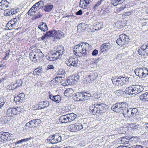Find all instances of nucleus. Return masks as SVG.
<instances>
[{
    "label": "nucleus",
    "mask_w": 148,
    "mask_h": 148,
    "mask_svg": "<svg viewBox=\"0 0 148 148\" xmlns=\"http://www.w3.org/2000/svg\"><path fill=\"white\" fill-rule=\"evenodd\" d=\"M76 53H81L82 56H85L89 54L91 50V46L87 43H80L75 46L73 48Z\"/></svg>",
    "instance_id": "f257e3e1"
},
{
    "label": "nucleus",
    "mask_w": 148,
    "mask_h": 148,
    "mask_svg": "<svg viewBox=\"0 0 148 148\" xmlns=\"http://www.w3.org/2000/svg\"><path fill=\"white\" fill-rule=\"evenodd\" d=\"M144 90V88L142 86L139 85H133L127 88L125 92L126 93H128L130 96H134Z\"/></svg>",
    "instance_id": "f03ea898"
},
{
    "label": "nucleus",
    "mask_w": 148,
    "mask_h": 148,
    "mask_svg": "<svg viewBox=\"0 0 148 148\" xmlns=\"http://www.w3.org/2000/svg\"><path fill=\"white\" fill-rule=\"evenodd\" d=\"M112 80L113 83L115 85L122 86L129 82V78L128 77L120 76L118 78L112 79Z\"/></svg>",
    "instance_id": "7ed1b4c3"
},
{
    "label": "nucleus",
    "mask_w": 148,
    "mask_h": 148,
    "mask_svg": "<svg viewBox=\"0 0 148 148\" xmlns=\"http://www.w3.org/2000/svg\"><path fill=\"white\" fill-rule=\"evenodd\" d=\"M13 139V136L8 132H0V141L3 143Z\"/></svg>",
    "instance_id": "20e7f679"
},
{
    "label": "nucleus",
    "mask_w": 148,
    "mask_h": 148,
    "mask_svg": "<svg viewBox=\"0 0 148 148\" xmlns=\"http://www.w3.org/2000/svg\"><path fill=\"white\" fill-rule=\"evenodd\" d=\"M126 106V103L121 102L118 103L114 104L112 107V109L117 112H119L123 110Z\"/></svg>",
    "instance_id": "39448f33"
},
{
    "label": "nucleus",
    "mask_w": 148,
    "mask_h": 148,
    "mask_svg": "<svg viewBox=\"0 0 148 148\" xmlns=\"http://www.w3.org/2000/svg\"><path fill=\"white\" fill-rule=\"evenodd\" d=\"M129 37L125 34H122L119 36V38L116 40V43L119 46H122L126 44L129 41Z\"/></svg>",
    "instance_id": "423d86ee"
},
{
    "label": "nucleus",
    "mask_w": 148,
    "mask_h": 148,
    "mask_svg": "<svg viewBox=\"0 0 148 148\" xmlns=\"http://www.w3.org/2000/svg\"><path fill=\"white\" fill-rule=\"evenodd\" d=\"M64 51V47L62 45H59L57 48L56 51L52 52L51 53L53 55V57L57 60L60 58L61 57Z\"/></svg>",
    "instance_id": "0eeeda50"
},
{
    "label": "nucleus",
    "mask_w": 148,
    "mask_h": 148,
    "mask_svg": "<svg viewBox=\"0 0 148 148\" xmlns=\"http://www.w3.org/2000/svg\"><path fill=\"white\" fill-rule=\"evenodd\" d=\"M134 72L136 75L140 77H145L148 74V71L145 68H137Z\"/></svg>",
    "instance_id": "6e6552de"
},
{
    "label": "nucleus",
    "mask_w": 148,
    "mask_h": 148,
    "mask_svg": "<svg viewBox=\"0 0 148 148\" xmlns=\"http://www.w3.org/2000/svg\"><path fill=\"white\" fill-rule=\"evenodd\" d=\"M98 76L97 73L95 71H91L86 76V81L89 83L91 82L92 81L95 79Z\"/></svg>",
    "instance_id": "1a4fd4ad"
},
{
    "label": "nucleus",
    "mask_w": 148,
    "mask_h": 148,
    "mask_svg": "<svg viewBox=\"0 0 148 148\" xmlns=\"http://www.w3.org/2000/svg\"><path fill=\"white\" fill-rule=\"evenodd\" d=\"M69 129L72 132H76L82 129V124L76 123L69 126Z\"/></svg>",
    "instance_id": "9d476101"
},
{
    "label": "nucleus",
    "mask_w": 148,
    "mask_h": 148,
    "mask_svg": "<svg viewBox=\"0 0 148 148\" xmlns=\"http://www.w3.org/2000/svg\"><path fill=\"white\" fill-rule=\"evenodd\" d=\"M19 110V108L18 107L9 108L7 111V115L8 117H12L13 115L18 114L20 111H18Z\"/></svg>",
    "instance_id": "9b49d317"
},
{
    "label": "nucleus",
    "mask_w": 148,
    "mask_h": 148,
    "mask_svg": "<svg viewBox=\"0 0 148 148\" xmlns=\"http://www.w3.org/2000/svg\"><path fill=\"white\" fill-rule=\"evenodd\" d=\"M138 53L140 55H145L148 54V45H142L139 49Z\"/></svg>",
    "instance_id": "f8f14e48"
},
{
    "label": "nucleus",
    "mask_w": 148,
    "mask_h": 148,
    "mask_svg": "<svg viewBox=\"0 0 148 148\" xmlns=\"http://www.w3.org/2000/svg\"><path fill=\"white\" fill-rule=\"evenodd\" d=\"M78 59L77 58H70L69 59L68 61L66 62V64L69 66H72L75 67L77 65Z\"/></svg>",
    "instance_id": "ddd939ff"
},
{
    "label": "nucleus",
    "mask_w": 148,
    "mask_h": 148,
    "mask_svg": "<svg viewBox=\"0 0 148 148\" xmlns=\"http://www.w3.org/2000/svg\"><path fill=\"white\" fill-rule=\"evenodd\" d=\"M97 106L98 107L100 114L105 112L108 108V106L103 103H97Z\"/></svg>",
    "instance_id": "4468645a"
},
{
    "label": "nucleus",
    "mask_w": 148,
    "mask_h": 148,
    "mask_svg": "<svg viewBox=\"0 0 148 148\" xmlns=\"http://www.w3.org/2000/svg\"><path fill=\"white\" fill-rule=\"evenodd\" d=\"M39 120L38 119H33L32 120L29 122L27 123L24 127L25 128H26L27 127L28 128L34 127L38 124V121Z\"/></svg>",
    "instance_id": "2eb2a0df"
},
{
    "label": "nucleus",
    "mask_w": 148,
    "mask_h": 148,
    "mask_svg": "<svg viewBox=\"0 0 148 148\" xmlns=\"http://www.w3.org/2000/svg\"><path fill=\"white\" fill-rule=\"evenodd\" d=\"M97 103L92 104L90 107L89 111L93 114L95 115L96 113L100 114L98 107L97 106Z\"/></svg>",
    "instance_id": "dca6fc26"
},
{
    "label": "nucleus",
    "mask_w": 148,
    "mask_h": 148,
    "mask_svg": "<svg viewBox=\"0 0 148 148\" xmlns=\"http://www.w3.org/2000/svg\"><path fill=\"white\" fill-rule=\"evenodd\" d=\"M16 10V9L13 8L11 9V10H5L4 12V15L8 16L15 14L17 12V11Z\"/></svg>",
    "instance_id": "f3484780"
},
{
    "label": "nucleus",
    "mask_w": 148,
    "mask_h": 148,
    "mask_svg": "<svg viewBox=\"0 0 148 148\" xmlns=\"http://www.w3.org/2000/svg\"><path fill=\"white\" fill-rule=\"evenodd\" d=\"M84 92L82 91L80 92H77L74 93L73 95L76 97V100L77 101H82L83 100V95Z\"/></svg>",
    "instance_id": "a211bd4d"
},
{
    "label": "nucleus",
    "mask_w": 148,
    "mask_h": 148,
    "mask_svg": "<svg viewBox=\"0 0 148 148\" xmlns=\"http://www.w3.org/2000/svg\"><path fill=\"white\" fill-rule=\"evenodd\" d=\"M25 99V96L23 93H21L19 94L17 96L14 97V100L16 102H20L21 101H24Z\"/></svg>",
    "instance_id": "6ab92c4d"
},
{
    "label": "nucleus",
    "mask_w": 148,
    "mask_h": 148,
    "mask_svg": "<svg viewBox=\"0 0 148 148\" xmlns=\"http://www.w3.org/2000/svg\"><path fill=\"white\" fill-rule=\"evenodd\" d=\"M49 97L51 100L57 103H59L61 101V97L59 95L53 96L50 95Z\"/></svg>",
    "instance_id": "aec40b11"
},
{
    "label": "nucleus",
    "mask_w": 148,
    "mask_h": 148,
    "mask_svg": "<svg viewBox=\"0 0 148 148\" xmlns=\"http://www.w3.org/2000/svg\"><path fill=\"white\" fill-rule=\"evenodd\" d=\"M122 114L125 118L130 117L131 116V112L130 108H125L123 110Z\"/></svg>",
    "instance_id": "412c9836"
},
{
    "label": "nucleus",
    "mask_w": 148,
    "mask_h": 148,
    "mask_svg": "<svg viewBox=\"0 0 148 148\" xmlns=\"http://www.w3.org/2000/svg\"><path fill=\"white\" fill-rule=\"evenodd\" d=\"M110 48V44L109 43H106L103 44L100 47V50L101 52H103L105 51H107Z\"/></svg>",
    "instance_id": "4be33fe9"
},
{
    "label": "nucleus",
    "mask_w": 148,
    "mask_h": 148,
    "mask_svg": "<svg viewBox=\"0 0 148 148\" xmlns=\"http://www.w3.org/2000/svg\"><path fill=\"white\" fill-rule=\"evenodd\" d=\"M53 7L51 3H47V5L42 7V8L46 12H49L51 10Z\"/></svg>",
    "instance_id": "5701e85b"
},
{
    "label": "nucleus",
    "mask_w": 148,
    "mask_h": 148,
    "mask_svg": "<svg viewBox=\"0 0 148 148\" xmlns=\"http://www.w3.org/2000/svg\"><path fill=\"white\" fill-rule=\"evenodd\" d=\"M38 28L40 30L45 32L48 30L47 26L45 23L42 22L38 26Z\"/></svg>",
    "instance_id": "b1692460"
},
{
    "label": "nucleus",
    "mask_w": 148,
    "mask_h": 148,
    "mask_svg": "<svg viewBox=\"0 0 148 148\" xmlns=\"http://www.w3.org/2000/svg\"><path fill=\"white\" fill-rule=\"evenodd\" d=\"M66 115L69 122H70L74 120L77 117V115L73 113L67 114Z\"/></svg>",
    "instance_id": "393cba45"
},
{
    "label": "nucleus",
    "mask_w": 148,
    "mask_h": 148,
    "mask_svg": "<svg viewBox=\"0 0 148 148\" xmlns=\"http://www.w3.org/2000/svg\"><path fill=\"white\" fill-rule=\"evenodd\" d=\"M67 115L61 116L59 118V121L62 123H66L69 122L68 121Z\"/></svg>",
    "instance_id": "a878e982"
},
{
    "label": "nucleus",
    "mask_w": 148,
    "mask_h": 148,
    "mask_svg": "<svg viewBox=\"0 0 148 148\" xmlns=\"http://www.w3.org/2000/svg\"><path fill=\"white\" fill-rule=\"evenodd\" d=\"M54 135L56 140L57 143L61 142L63 139V137H64V135H62V136H61L60 134H54Z\"/></svg>",
    "instance_id": "bb28decb"
},
{
    "label": "nucleus",
    "mask_w": 148,
    "mask_h": 148,
    "mask_svg": "<svg viewBox=\"0 0 148 148\" xmlns=\"http://www.w3.org/2000/svg\"><path fill=\"white\" fill-rule=\"evenodd\" d=\"M139 98L143 101H148V92L144 93L140 95Z\"/></svg>",
    "instance_id": "cd10ccee"
},
{
    "label": "nucleus",
    "mask_w": 148,
    "mask_h": 148,
    "mask_svg": "<svg viewBox=\"0 0 148 148\" xmlns=\"http://www.w3.org/2000/svg\"><path fill=\"white\" fill-rule=\"evenodd\" d=\"M34 53V61L38 60H39L40 58V57L42 56V53L41 51H40L37 52L35 51V53Z\"/></svg>",
    "instance_id": "c85d7f7f"
},
{
    "label": "nucleus",
    "mask_w": 148,
    "mask_h": 148,
    "mask_svg": "<svg viewBox=\"0 0 148 148\" xmlns=\"http://www.w3.org/2000/svg\"><path fill=\"white\" fill-rule=\"evenodd\" d=\"M62 37L61 32L60 31H56V33L55 34L54 39H53V41H55L57 39H59Z\"/></svg>",
    "instance_id": "c756f323"
},
{
    "label": "nucleus",
    "mask_w": 148,
    "mask_h": 148,
    "mask_svg": "<svg viewBox=\"0 0 148 148\" xmlns=\"http://www.w3.org/2000/svg\"><path fill=\"white\" fill-rule=\"evenodd\" d=\"M35 8H36V7L34 5L29 10L27 14L28 15H30L31 16L33 15L36 10V11L35 10Z\"/></svg>",
    "instance_id": "7c9ffc66"
},
{
    "label": "nucleus",
    "mask_w": 148,
    "mask_h": 148,
    "mask_svg": "<svg viewBox=\"0 0 148 148\" xmlns=\"http://www.w3.org/2000/svg\"><path fill=\"white\" fill-rule=\"evenodd\" d=\"M39 103L40 104V106H41L42 109L47 107L49 105V103L47 101L40 102Z\"/></svg>",
    "instance_id": "2f4dec72"
},
{
    "label": "nucleus",
    "mask_w": 148,
    "mask_h": 148,
    "mask_svg": "<svg viewBox=\"0 0 148 148\" xmlns=\"http://www.w3.org/2000/svg\"><path fill=\"white\" fill-rule=\"evenodd\" d=\"M56 33V31L55 30L49 31L46 33L47 37H52L54 39L55 34Z\"/></svg>",
    "instance_id": "473e14b6"
},
{
    "label": "nucleus",
    "mask_w": 148,
    "mask_h": 148,
    "mask_svg": "<svg viewBox=\"0 0 148 148\" xmlns=\"http://www.w3.org/2000/svg\"><path fill=\"white\" fill-rule=\"evenodd\" d=\"M47 140L51 143L55 144L57 143L54 134L52 136H51L49 137L48 138Z\"/></svg>",
    "instance_id": "72a5a7b5"
},
{
    "label": "nucleus",
    "mask_w": 148,
    "mask_h": 148,
    "mask_svg": "<svg viewBox=\"0 0 148 148\" xmlns=\"http://www.w3.org/2000/svg\"><path fill=\"white\" fill-rule=\"evenodd\" d=\"M130 110L131 112V116L132 115L133 116H136L139 113L138 109L136 108H133L132 109L130 108Z\"/></svg>",
    "instance_id": "f704fd0d"
},
{
    "label": "nucleus",
    "mask_w": 148,
    "mask_h": 148,
    "mask_svg": "<svg viewBox=\"0 0 148 148\" xmlns=\"http://www.w3.org/2000/svg\"><path fill=\"white\" fill-rule=\"evenodd\" d=\"M113 4L114 6H116L117 5L121 4L123 3L125 0H112Z\"/></svg>",
    "instance_id": "c9c22d12"
},
{
    "label": "nucleus",
    "mask_w": 148,
    "mask_h": 148,
    "mask_svg": "<svg viewBox=\"0 0 148 148\" xmlns=\"http://www.w3.org/2000/svg\"><path fill=\"white\" fill-rule=\"evenodd\" d=\"M44 5L43 1L40 0L39 1L37 2L34 5V6L36 7V8L37 9L40 6L42 7Z\"/></svg>",
    "instance_id": "e433bc0d"
},
{
    "label": "nucleus",
    "mask_w": 148,
    "mask_h": 148,
    "mask_svg": "<svg viewBox=\"0 0 148 148\" xmlns=\"http://www.w3.org/2000/svg\"><path fill=\"white\" fill-rule=\"evenodd\" d=\"M79 75H77L73 76L71 80L72 81H71V83H75L76 82H77L79 79Z\"/></svg>",
    "instance_id": "4c0bfd02"
},
{
    "label": "nucleus",
    "mask_w": 148,
    "mask_h": 148,
    "mask_svg": "<svg viewBox=\"0 0 148 148\" xmlns=\"http://www.w3.org/2000/svg\"><path fill=\"white\" fill-rule=\"evenodd\" d=\"M66 74L65 70L62 69H61L59 70L57 72V74L58 75L65 76Z\"/></svg>",
    "instance_id": "58836bf2"
},
{
    "label": "nucleus",
    "mask_w": 148,
    "mask_h": 148,
    "mask_svg": "<svg viewBox=\"0 0 148 148\" xmlns=\"http://www.w3.org/2000/svg\"><path fill=\"white\" fill-rule=\"evenodd\" d=\"M71 81L69 79H66V80L63 81L61 82V84L63 86H67L70 85V82Z\"/></svg>",
    "instance_id": "ea45409f"
},
{
    "label": "nucleus",
    "mask_w": 148,
    "mask_h": 148,
    "mask_svg": "<svg viewBox=\"0 0 148 148\" xmlns=\"http://www.w3.org/2000/svg\"><path fill=\"white\" fill-rule=\"evenodd\" d=\"M60 79H61V77H56L53 79L51 81V82L53 84L57 83L59 82V81L60 80Z\"/></svg>",
    "instance_id": "a19ab883"
},
{
    "label": "nucleus",
    "mask_w": 148,
    "mask_h": 148,
    "mask_svg": "<svg viewBox=\"0 0 148 148\" xmlns=\"http://www.w3.org/2000/svg\"><path fill=\"white\" fill-rule=\"evenodd\" d=\"M103 24L102 22H97L95 26V27L97 28V29H101L103 27Z\"/></svg>",
    "instance_id": "79ce46f5"
},
{
    "label": "nucleus",
    "mask_w": 148,
    "mask_h": 148,
    "mask_svg": "<svg viewBox=\"0 0 148 148\" xmlns=\"http://www.w3.org/2000/svg\"><path fill=\"white\" fill-rule=\"evenodd\" d=\"M124 92L120 89L117 90L115 91V93L117 95L120 96L124 94Z\"/></svg>",
    "instance_id": "37998d69"
},
{
    "label": "nucleus",
    "mask_w": 148,
    "mask_h": 148,
    "mask_svg": "<svg viewBox=\"0 0 148 148\" xmlns=\"http://www.w3.org/2000/svg\"><path fill=\"white\" fill-rule=\"evenodd\" d=\"M90 96V94L84 92L83 100H87L89 99Z\"/></svg>",
    "instance_id": "c03bdc74"
},
{
    "label": "nucleus",
    "mask_w": 148,
    "mask_h": 148,
    "mask_svg": "<svg viewBox=\"0 0 148 148\" xmlns=\"http://www.w3.org/2000/svg\"><path fill=\"white\" fill-rule=\"evenodd\" d=\"M5 102V99L3 98H0V109L4 105Z\"/></svg>",
    "instance_id": "a18cd8bd"
},
{
    "label": "nucleus",
    "mask_w": 148,
    "mask_h": 148,
    "mask_svg": "<svg viewBox=\"0 0 148 148\" xmlns=\"http://www.w3.org/2000/svg\"><path fill=\"white\" fill-rule=\"evenodd\" d=\"M86 5V1L85 0H80V1L79 6L82 8L84 9H86L87 8H85L84 6Z\"/></svg>",
    "instance_id": "49530a36"
},
{
    "label": "nucleus",
    "mask_w": 148,
    "mask_h": 148,
    "mask_svg": "<svg viewBox=\"0 0 148 148\" xmlns=\"http://www.w3.org/2000/svg\"><path fill=\"white\" fill-rule=\"evenodd\" d=\"M65 92L68 93L69 95H72L74 92L72 88L68 89L66 90Z\"/></svg>",
    "instance_id": "de8ad7c7"
},
{
    "label": "nucleus",
    "mask_w": 148,
    "mask_h": 148,
    "mask_svg": "<svg viewBox=\"0 0 148 148\" xmlns=\"http://www.w3.org/2000/svg\"><path fill=\"white\" fill-rule=\"evenodd\" d=\"M31 139V137L28 138H24L23 139H21V140H19L17 142V143H23L24 142H26L28 140H29Z\"/></svg>",
    "instance_id": "09e8293b"
},
{
    "label": "nucleus",
    "mask_w": 148,
    "mask_h": 148,
    "mask_svg": "<svg viewBox=\"0 0 148 148\" xmlns=\"http://www.w3.org/2000/svg\"><path fill=\"white\" fill-rule=\"evenodd\" d=\"M130 126L131 128L133 129H137L138 127V125L136 123H131L129 125Z\"/></svg>",
    "instance_id": "8fccbe9b"
},
{
    "label": "nucleus",
    "mask_w": 148,
    "mask_h": 148,
    "mask_svg": "<svg viewBox=\"0 0 148 148\" xmlns=\"http://www.w3.org/2000/svg\"><path fill=\"white\" fill-rule=\"evenodd\" d=\"M35 51L31 52L29 54V58L31 60L33 61H34V56Z\"/></svg>",
    "instance_id": "3c124183"
},
{
    "label": "nucleus",
    "mask_w": 148,
    "mask_h": 148,
    "mask_svg": "<svg viewBox=\"0 0 148 148\" xmlns=\"http://www.w3.org/2000/svg\"><path fill=\"white\" fill-rule=\"evenodd\" d=\"M23 84V81L21 79H20L18 81H17V82L16 83V86H18V88L20 86H21Z\"/></svg>",
    "instance_id": "603ef678"
},
{
    "label": "nucleus",
    "mask_w": 148,
    "mask_h": 148,
    "mask_svg": "<svg viewBox=\"0 0 148 148\" xmlns=\"http://www.w3.org/2000/svg\"><path fill=\"white\" fill-rule=\"evenodd\" d=\"M103 1V0H100V1H97L96 3L94 5V6L93 7V8L95 10L97 7H98L101 4L102 1Z\"/></svg>",
    "instance_id": "864d4df0"
},
{
    "label": "nucleus",
    "mask_w": 148,
    "mask_h": 148,
    "mask_svg": "<svg viewBox=\"0 0 148 148\" xmlns=\"http://www.w3.org/2000/svg\"><path fill=\"white\" fill-rule=\"evenodd\" d=\"M53 54H52V53L51 55H49V56H48L47 58L50 61H54L55 60H56L54 57H53Z\"/></svg>",
    "instance_id": "5fc2aeb1"
},
{
    "label": "nucleus",
    "mask_w": 148,
    "mask_h": 148,
    "mask_svg": "<svg viewBox=\"0 0 148 148\" xmlns=\"http://www.w3.org/2000/svg\"><path fill=\"white\" fill-rule=\"evenodd\" d=\"M86 1V5L84 6L85 8H89L88 5L90 3V2H91L93 0H85Z\"/></svg>",
    "instance_id": "6e6d98bb"
},
{
    "label": "nucleus",
    "mask_w": 148,
    "mask_h": 148,
    "mask_svg": "<svg viewBox=\"0 0 148 148\" xmlns=\"http://www.w3.org/2000/svg\"><path fill=\"white\" fill-rule=\"evenodd\" d=\"M47 37V35L46 33L43 34V35L40 38H38V40L39 41L43 40L45 39Z\"/></svg>",
    "instance_id": "4d7b16f0"
},
{
    "label": "nucleus",
    "mask_w": 148,
    "mask_h": 148,
    "mask_svg": "<svg viewBox=\"0 0 148 148\" xmlns=\"http://www.w3.org/2000/svg\"><path fill=\"white\" fill-rule=\"evenodd\" d=\"M9 88L11 90H14L17 88H18V86H16L15 84H13L10 86L9 87Z\"/></svg>",
    "instance_id": "13d9d810"
},
{
    "label": "nucleus",
    "mask_w": 148,
    "mask_h": 148,
    "mask_svg": "<svg viewBox=\"0 0 148 148\" xmlns=\"http://www.w3.org/2000/svg\"><path fill=\"white\" fill-rule=\"evenodd\" d=\"M35 72H36V74L38 75L39 73L42 72V70L41 68H37L35 69Z\"/></svg>",
    "instance_id": "bf43d9fd"
},
{
    "label": "nucleus",
    "mask_w": 148,
    "mask_h": 148,
    "mask_svg": "<svg viewBox=\"0 0 148 148\" xmlns=\"http://www.w3.org/2000/svg\"><path fill=\"white\" fill-rule=\"evenodd\" d=\"M43 14L42 13H40L39 12L38 14H36L35 15V18H38L42 16Z\"/></svg>",
    "instance_id": "052dcab7"
},
{
    "label": "nucleus",
    "mask_w": 148,
    "mask_h": 148,
    "mask_svg": "<svg viewBox=\"0 0 148 148\" xmlns=\"http://www.w3.org/2000/svg\"><path fill=\"white\" fill-rule=\"evenodd\" d=\"M105 13L106 12L107 13H109L111 12L112 11V10L110 8L108 7L106 9H105L104 10Z\"/></svg>",
    "instance_id": "680f3d73"
},
{
    "label": "nucleus",
    "mask_w": 148,
    "mask_h": 148,
    "mask_svg": "<svg viewBox=\"0 0 148 148\" xmlns=\"http://www.w3.org/2000/svg\"><path fill=\"white\" fill-rule=\"evenodd\" d=\"M144 127L147 130V132H145L144 134L145 135H148V123L146 124L144 126Z\"/></svg>",
    "instance_id": "e2e57ef3"
},
{
    "label": "nucleus",
    "mask_w": 148,
    "mask_h": 148,
    "mask_svg": "<svg viewBox=\"0 0 148 148\" xmlns=\"http://www.w3.org/2000/svg\"><path fill=\"white\" fill-rule=\"evenodd\" d=\"M98 53V51L96 49L94 50L92 52V55L93 56H97Z\"/></svg>",
    "instance_id": "0e129e2a"
},
{
    "label": "nucleus",
    "mask_w": 148,
    "mask_h": 148,
    "mask_svg": "<svg viewBox=\"0 0 148 148\" xmlns=\"http://www.w3.org/2000/svg\"><path fill=\"white\" fill-rule=\"evenodd\" d=\"M35 108H36V110H39L42 109V107L41 106H40V104L39 103L38 104L36 105L35 106Z\"/></svg>",
    "instance_id": "69168bd1"
},
{
    "label": "nucleus",
    "mask_w": 148,
    "mask_h": 148,
    "mask_svg": "<svg viewBox=\"0 0 148 148\" xmlns=\"http://www.w3.org/2000/svg\"><path fill=\"white\" fill-rule=\"evenodd\" d=\"M87 123H84L83 124H82V129H86L88 128Z\"/></svg>",
    "instance_id": "338daca9"
},
{
    "label": "nucleus",
    "mask_w": 148,
    "mask_h": 148,
    "mask_svg": "<svg viewBox=\"0 0 148 148\" xmlns=\"http://www.w3.org/2000/svg\"><path fill=\"white\" fill-rule=\"evenodd\" d=\"M11 119L10 117H8H8H5L4 118V121L6 123H8L9 121H10V120Z\"/></svg>",
    "instance_id": "774afa93"
}]
</instances>
